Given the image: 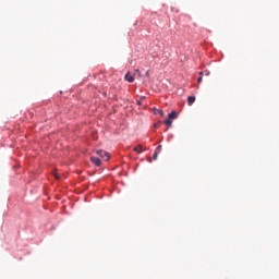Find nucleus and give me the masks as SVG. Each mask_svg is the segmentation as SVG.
<instances>
[{
  "label": "nucleus",
  "instance_id": "nucleus-3",
  "mask_svg": "<svg viewBox=\"0 0 279 279\" xmlns=\"http://www.w3.org/2000/svg\"><path fill=\"white\" fill-rule=\"evenodd\" d=\"M90 161L96 166V167H101V159L98 157H90Z\"/></svg>",
  "mask_w": 279,
  "mask_h": 279
},
{
  "label": "nucleus",
  "instance_id": "nucleus-10",
  "mask_svg": "<svg viewBox=\"0 0 279 279\" xmlns=\"http://www.w3.org/2000/svg\"><path fill=\"white\" fill-rule=\"evenodd\" d=\"M161 149H162V146L159 145V146L156 148L155 151H157L158 154H160Z\"/></svg>",
  "mask_w": 279,
  "mask_h": 279
},
{
  "label": "nucleus",
  "instance_id": "nucleus-7",
  "mask_svg": "<svg viewBox=\"0 0 279 279\" xmlns=\"http://www.w3.org/2000/svg\"><path fill=\"white\" fill-rule=\"evenodd\" d=\"M173 121H171L170 118L166 119L165 124L168 125V128H171Z\"/></svg>",
  "mask_w": 279,
  "mask_h": 279
},
{
  "label": "nucleus",
  "instance_id": "nucleus-13",
  "mask_svg": "<svg viewBox=\"0 0 279 279\" xmlns=\"http://www.w3.org/2000/svg\"><path fill=\"white\" fill-rule=\"evenodd\" d=\"M199 75H204V72H199Z\"/></svg>",
  "mask_w": 279,
  "mask_h": 279
},
{
  "label": "nucleus",
  "instance_id": "nucleus-11",
  "mask_svg": "<svg viewBox=\"0 0 279 279\" xmlns=\"http://www.w3.org/2000/svg\"><path fill=\"white\" fill-rule=\"evenodd\" d=\"M154 160H157V158H158V150H155V154H154Z\"/></svg>",
  "mask_w": 279,
  "mask_h": 279
},
{
  "label": "nucleus",
  "instance_id": "nucleus-1",
  "mask_svg": "<svg viewBox=\"0 0 279 279\" xmlns=\"http://www.w3.org/2000/svg\"><path fill=\"white\" fill-rule=\"evenodd\" d=\"M136 75L141 76V71L138 70H135V73L134 74H131L130 72H128L124 76V78L126 80V82H134V77H136Z\"/></svg>",
  "mask_w": 279,
  "mask_h": 279
},
{
  "label": "nucleus",
  "instance_id": "nucleus-8",
  "mask_svg": "<svg viewBox=\"0 0 279 279\" xmlns=\"http://www.w3.org/2000/svg\"><path fill=\"white\" fill-rule=\"evenodd\" d=\"M156 114H160V117H165V112L161 109H158Z\"/></svg>",
  "mask_w": 279,
  "mask_h": 279
},
{
  "label": "nucleus",
  "instance_id": "nucleus-2",
  "mask_svg": "<svg viewBox=\"0 0 279 279\" xmlns=\"http://www.w3.org/2000/svg\"><path fill=\"white\" fill-rule=\"evenodd\" d=\"M97 156L101 157L102 160H110V154L105 150H96Z\"/></svg>",
  "mask_w": 279,
  "mask_h": 279
},
{
  "label": "nucleus",
  "instance_id": "nucleus-9",
  "mask_svg": "<svg viewBox=\"0 0 279 279\" xmlns=\"http://www.w3.org/2000/svg\"><path fill=\"white\" fill-rule=\"evenodd\" d=\"M53 177L56 178V180H60V174H58V172H53Z\"/></svg>",
  "mask_w": 279,
  "mask_h": 279
},
{
  "label": "nucleus",
  "instance_id": "nucleus-5",
  "mask_svg": "<svg viewBox=\"0 0 279 279\" xmlns=\"http://www.w3.org/2000/svg\"><path fill=\"white\" fill-rule=\"evenodd\" d=\"M195 104V96H189L187 97V106H193Z\"/></svg>",
  "mask_w": 279,
  "mask_h": 279
},
{
  "label": "nucleus",
  "instance_id": "nucleus-4",
  "mask_svg": "<svg viewBox=\"0 0 279 279\" xmlns=\"http://www.w3.org/2000/svg\"><path fill=\"white\" fill-rule=\"evenodd\" d=\"M133 151H135L136 154H143V146L142 145H137L133 148Z\"/></svg>",
  "mask_w": 279,
  "mask_h": 279
},
{
  "label": "nucleus",
  "instance_id": "nucleus-6",
  "mask_svg": "<svg viewBox=\"0 0 279 279\" xmlns=\"http://www.w3.org/2000/svg\"><path fill=\"white\" fill-rule=\"evenodd\" d=\"M168 119H178V113L175 111H172L168 114Z\"/></svg>",
  "mask_w": 279,
  "mask_h": 279
},
{
  "label": "nucleus",
  "instance_id": "nucleus-12",
  "mask_svg": "<svg viewBox=\"0 0 279 279\" xmlns=\"http://www.w3.org/2000/svg\"><path fill=\"white\" fill-rule=\"evenodd\" d=\"M197 83L202 84V76L198 77Z\"/></svg>",
  "mask_w": 279,
  "mask_h": 279
}]
</instances>
